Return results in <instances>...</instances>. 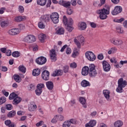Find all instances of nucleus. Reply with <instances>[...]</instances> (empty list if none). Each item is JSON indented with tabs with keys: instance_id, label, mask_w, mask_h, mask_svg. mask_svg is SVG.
Listing matches in <instances>:
<instances>
[{
	"instance_id": "obj_1",
	"label": "nucleus",
	"mask_w": 127,
	"mask_h": 127,
	"mask_svg": "<svg viewBox=\"0 0 127 127\" xmlns=\"http://www.w3.org/2000/svg\"><path fill=\"white\" fill-rule=\"evenodd\" d=\"M98 14H99L100 19H106L108 18V14H110V7L107 9H100L96 11Z\"/></svg>"
},
{
	"instance_id": "obj_2",
	"label": "nucleus",
	"mask_w": 127,
	"mask_h": 127,
	"mask_svg": "<svg viewBox=\"0 0 127 127\" xmlns=\"http://www.w3.org/2000/svg\"><path fill=\"white\" fill-rule=\"evenodd\" d=\"M88 69L90 77L94 78V77L97 76V70H96V66H95V64H89V66H88Z\"/></svg>"
},
{
	"instance_id": "obj_3",
	"label": "nucleus",
	"mask_w": 127,
	"mask_h": 127,
	"mask_svg": "<svg viewBox=\"0 0 127 127\" xmlns=\"http://www.w3.org/2000/svg\"><path fill=\"white\" fill-rule=\"evenodd\" d=\"M23 41L27 43H33L36 41V38L33 35H28L24 38Z\"/></svg>"
},
{
	"instance_id": "obj_4",
	"label": "nucleus",
	"mask_w": 127,
	"mask_h": 127,
	"mask_svg": "<svg viewBox=\"0 0 127 127\" xmlns=\"http://www.w3.org/2000/svg\"><path fill=\"white\" fill-rule=\"evenodd\" d=\"M85 57L89 61H95L96 60V56L91 51L86 52Z\"/></svg>"
},
{
	"instance_id": "obj_5",
	"label": "nucleus",
	"mask_w": 127,
	"mask_h": 127,
	"mask_svg": "<svg viewBox=\"0 0 127 127\" xmlns=\"http://www.w3.org/2000/svg\"><path fill=\"white\" fill-rule=\"evenodd\" d=\"M50 16L51 20L55 24L59 22V15L57 12L53 13Z\"/></svg>"
},
{
	"instance_id": "obj_6",
	"label": "nucleus",
	"mask_w": 127,
	"mask_h": 127,
	"mask_svg": "<svg viewBox=\"0 0 127 127\" xmlns=\"http://www.w3.org/2000/svg\"><path fill=\"white\" fill-rule=\"evenodd\" d=\"M63 22L64 25H72L73 23H74V21H73V19L71 18H67L66 16L64 15L63 16Z\"/></svg>"
},
{
	"instance_id": "obj_7",
	"label": "nucleus",
	"mask_w": 127,
	"mask_h": 127,
	"mask_svg": "<svg viewBox=\"0 0 127 127\" xmlns=\"http://www.w3.org/2000/svg\"><path fill=\"white\" fill-rule=\"evenodd\" d=\"M111 43L114 44V45H116V46H121V45H123V40L119 39H111L110 40Z\"/></svg>"
},
{
	"instance_id": "obj_8",
	"label": "nucleus",
	"mask_w": 127,
	"mask_h": 127,
	"mask_svg": "<svg viewBox=\"0 0 127 127\" xmlns=\"http://www.w3.org/2000/svg\"><path fill=\"white\" fill-rule=\"evenodd\" d=\"M102 65L103 70L105 72H109L111 70V65L107 61H103L102 62Z\"/></svg>"
},
{
	"instance_id": "obj_9",
	"label": "nucleus",
	"mask_w": 127,
	"mask_h": 127,
	"mask_svg": "<svg viewBox=\"0 0 127 127\" xmlns=\"http://www.w3.org/2000/svg\"><path fill=\"white\" fill-rule=\"evenodd\" d=\"M57 55H56V51L54 49L50 51V57L53 62H55L57 60Z\"/></svg>"
},
{
	"instance_id": "obj_10",
	"label": "nucleus",
	"mask_w": 127,
	"mask_h": 127,
	"mask_svg": "<svg viewBox=\"0 0 127 127\" xmlns=\"http://www.w3.org/2000/svg\"><path fill=\"white\" fill-rule=\"evenodd\" d=\"M123 11V8L121 6H116L114 9L112 11L113 15H117L119 13H121Z\"/></svg>"
},
{
	"instance_id": "obj_11",
	"label": "nucleus",
	"mask_w": 127,
	"mask_h": 127,
	"mask_svg": "<svg viewBox=\"0 0 127 127\" xmlns=\"http://www.w3.org/2000/svg\"><path fill=\"white\" fill-rule=\"evenodd\" d=\"M46 61H47L46 58L44 57H40L36 60V63L39 64V65H43V64H45V63H46Z\"/></svg>"
},
{
	"instance_id": "obj_12",
	"label": "nucleus",
	"mask_w": 127,
	"mask_h": 127,
	"mask_svg": "<svg viewBox=\"0 0 127 127\" xmlns=\"http://www.w3.org/2000/svg\"><path fill=\"white\" fill-rule=\"evenodd\" d=\"M59 4L63 5L65 8H69L71 6V2L64 0H61L59 1Z\"/></svg>"
},
{
	"instance_id": "obj_13",
	"label": "nucleus",
	"mask_w": 127,
	"mask_h": 127,
	"mask_svg": "<svg viewBox=\"0 0 127 127\" xmlns=\"http://www.w3.org/2000/svg\"><path fill=\"white\" fill-rule=\"evenodd\" d=\"M49 71L45 70L42 73V78L45 81H48L49 80Z\"/></svg>"
},
{
	"instance_id": "obj_14",
	"label": "nucleus",
	"mask_w": 127,
	"mask_h": 127,
	"mask_svg": "<svg viewBox=\"0 0 127 127\" xmlns=\"http://www.w3.org/2000/svg\"><path fill=\"white\" fill-rule=\"evenodd\" d=\"M118 84L119 87L125 88V87L127 85V80H124L123 78H121L118 80Z\"/></svg>"
},
{
	"instance_id": "obj_15",
	"label": "nucleus",
	"mask_w": 127,
	"mask_h": 127,
	"mask_svg": "<svg viewBox=\"0 0 127 127\" xmlns=\"http://www.w3.org/2000/svg\"><path fill=\"white\" fill-rule=\"evenodd\" d=\"M7 33L9 35H16V34L19 33V29L18 28L11 29L7 31Z\"/></svg>"
},
{
	"instance_id": "obj_16",
	"label": "nucleus",
	"mask_w": 127,
	"mask_h": 127,
	"mask_svg": "<svg viewBox=\"0 0 127 127\" xmlns=\"http://www.w3.org/2000/svg\"><path fill=\"white\" fill-rule=\"evenodd\" d=\"M78 26L79 30H85L87 28V24L84 22H80L78 24Z\"/></svg>"
},
{
	"instance_id": "obj_17",
	"label": "nucleus",
	"mask_w": 127,
	"mask_h": 127,
	"mask_svg": "<svg viewBox=\"0 0 127 127\" xmlns=\"http://www.w3.org/2000/svg\"><path fill=\"white\" fill-rule=\"evenodd\" d=\"M46 85L48 90H50V91L53 90V88H54V84L52 81H47L46 83Z\"/></svg>"
},
{
	"instance_id": "obj_18",
	"label": "nucleus",
	"mask_w": 127,
	"mask_h": 127,
	"mask_svg": "<svg viewBox=\"0 0 127 127\" xmlns=\"http://www.w3.org/2000/svg\"><path fill=\"white\" fill-rule=\"evenodd\" d=\"M97 124V121L93 120L85 125V127H94Z\"/></svg>"
},
{
	"instance_id": "obj_19",
	"label": "nucleus",
	"mask_w": 127,
	"mask_h": 127,
	"mask_svg": "<svg viewBox=\"0 0 127 127\" xmlns=\"http://www.w3.org/2000/svg\"><path fill=\"white\" fill-rule=\"evenodd\" d=\"M22 100V99H21L20 97L17 96L16 98L13 99L12 104L15 106H17V105H18V104H19V103H20Z\"/></svg>"
},
{
	"instance_id": "obj_20",
	"label": "nucleus",
	"mask_w": 127,
	"mask_h": 127,
	"mask_svg": "<svg viewBox=\"0 0 127 127\" xmlns=\"http://www.w3.org/2000/svg\"><path fill=\"white\" fill-rule=\"evenodd\" d=\"M62 75H63V70L61 69H58L55 70L53 74H52V76H53V77H56L58 76H62Z\"/></svg>"
},
{
	"instance_id": "obj_21",
	"label": "nucleus",
	"mask_w": 127,
	"mask_h": 127,
	"mask_svg": "<svg viewBox=\"0 0 127 127\" xmlns=\"http://www.w3.org/2000/svg\"><path fill=\"white\" fill-rule=\"evenodd\" d=\"M103 93L106 100L107 101H110V94H111V92L108 90H104Z\"/></svg>"
},
{
	"instance_id": "obj_22",
	"label": "nucleus",
	"mask_w": 127,
	"mask_h": 127,
	"mask_svg": "<svg viewBox=\"0 0 127 127\" xmlns=\"http://www.w3.org/2000/svg\"><path fill=\"white\" fill-rule=\"evenodd\" d=\"M81 73L83 76H87L89 74L88 66H85L82 68Z\"/></svg>"
},
{
	"instance_id": "obj_23",
	"label": "nucleus",
	"mask_w": 127,
	"mask_h": 127,
	"mask_svg": "<svg viewBox=\"0 0 127 127\" xmlns=\"http://www.w3.org/2000/svg\"><path fill=\"white\" fill-rule=\"evenodd\" d=\"M41 19L44 22H49V20H50V15H44L41 16Z\"/></svg>"
},
{
	"instance_id": "obj_24",
	"label": "nucleus",
	"mask_w": 127,
	"mask_h": 127,
	"mask_svg": "<svg viewBox=\"0 0 127 127\" xmlns=\"http://www.w3.org/2000/svg\"><path fill=\"white\" fill-rule=\"evenodd\" d=\"M82 87H86L91 86L90 82L86 80H83L81 82Z\"/></svg>"
},
{
	"instance_id": "obj_25",
	"label": "nucleus",
	"mask_w": 127,
	"mask_h": 127,
	"mask_svg": "<svg viewBox=\"0 0 127 127\" xmlns=\"http://www.w3.org/2000/svg\"><path fill=\"white\" fill-rule=\"evenodd\" d=\"M79 102L83 105V107L84 108V109H86L87 108V105L86 104V100L84 98L80 97L79 98Z\"/></svg>"
},
{
	"instance_id": "obj_26",
	"label": "nucleus",
	"mask_w": 127,
	"mask_h": 127,
	"mask_svg": "<svg viewBox=\"0 0 127 127\" xmlns=\"http://www.w3.org/2000/svg\"><path fill=\"white\" fill-rule=\"evenodd\" d=\"M47 2V0H37V3L38 5H41V6H44Z\"/></svg>"
},
{
	"instance_id": "obj_27",
	"label": "nucleus",
	"mask_w": 127,
	"mask_h": 127,
	"mask_svg": "<svg viewBox=\"0 0 127 127\" xmlns=\"http://www.w3.org/2000/svg\"><path fill=\"white\" fill-rule=\"evenodd\" d=\"M114 125L115 127H123V125H124V123L122 121L118 120L115 122Z\"/></svg>"
},
{
	"instance_id": "obj_28",
	"label": "nucleus",
	"mask_w": 127,
	"mask_h": 127,
	"mask_svg": "<svg viewBox=\"0 0 127 127\" xmlns=\"http://www.w3.org/2000/svg\"><path fill=\"white\" fill-rule=\"evenodd\" d=\"M33 76H39L40 75V69L38 68L34 69L32 72Z\"/></svg>"
},
{
	"instance_id": "obj_29",
	"label": "nucleus",
	"mask_w": 127,
	"mask_h": 127,
	"mask_svg": "<svg viewBox=\"0 0 127 127\" xmlns=\"http://www.w3.org/2000/svg\"><path fill=\"white\" fill-rule=\"evenodd\" d=\"M39 39L41 42H44L45 38H46V36L44 34H41L38 36Z\"/></svg>"
},
{
	"instance_id": "obj_30",
	"label": "nucleus",
	"mask_w": 127,
	"mask_h": 127,
	"mask_svg": "<svg viewBox=\"0 0 127 127\" xmlns=\"http://www.w3.org/2000/svg\"><path fill=\"white\" fill-rule=\"evenodd\" d=\"M65 32V29L64 28L61 27L58 29L57 31V34H59V35H62V34H64Z\"/></svg>"
},
{
	"instance_id": "obj_31",
	"label": "nucleus",
	"mask_w": 127,
	"mask_h": 127,
	"mask_svg": "<svg viewBox=\"0 0 127 127\" xmlns=\"http://www.w3.org/2000/svg\"><path fill=\"white\" fill-rule=\"evenodd\" d=\"M18 95L14 92L11 93L9 96V100H14L15 98L18 97Z\"/></svg>"
},
{
	"instance_id": "obj_32",
	"label": "nucleus",
	"mask_w": 127,
	"mask_h": 127,
	"mask_svg": "<svg viewBox=\"0 0 127 127\" xmlns=\"http://www.w3.org/2000/svg\"><path fill=\"white\" fill-rule=\"evenodd\" d=\"M37 109V106L36 105L31 104L29 107V111L30 112H34Z\"/></svg>"
},
{
	"instance_id": "obj_33",
	"label": "nucleus",
	"mask_w": 127,
	"mask_h": 127,
	"mask_svg": "<svg viewBox=\"0 0 127 127\" xmlns=\"http://www.w3.org/2000/svg\"><path fill=\"white\" fill-rule=\"evenodd\" d=\"M16 114V113L15 111H10L7 114V117L8 118H13V117L15 116Z\"/></svg>"
},
{
	"instance_id": "obj_34",
	"label": "nucleus",
	"mask_w": 127,
	"mask_h": 127,
	"mask_svg": "<svg viewBox=\"0 0 127 127\" xmlns=\"http://www.w3.org/2000/svg\"><path fill=\"white\" fill-rule=\"evenodd\" d=\"M79 55V52H78V49H74L73 52L72 54V57L74 58H76V56H78Z\"/></svg>"
},
{
	"instance_id": "obj_35",
	"label": "nucleus",
	"mask_w": 127,
	"mask_h": 127,
	"mask_svg": "<svg viewBox=\"0 0 127 127\" xmlns=\"http://www.w3.org/2000/svg\"><path fill=\"white\" fill-rule=\"evenodd\" d=\"M74 42L76 44L78 49H80L81 48V43H80V42L78 41V39L75 38L74 39Z\"/></svg>"
},
{
	"instance_id": "obj_36",
	"label": "nucleus",
	"mask_w": 127,
	"mask_h": 127,
	"mask_svg": "<svg viewBox=\"0 0 127 127\" xmlns=\"http://www.w3.org/2000/svg\"><path fill=\"white\" fill-rule=\"evenodd\" d=\"M14 79L17 83H20L21 82V78L18 75H14Z\"/></svg>"
},
{
	"instance_id": "obj_37",
	"label": "nucleus",
	"mask_w": 127,
	"mask_h": 127,
	"mask_svg": "<svg viewBox=\"0 0 127 127\" xmlns=\"http://www.w3.org/2000/svg\"><path fill=\"white\" fill-rule=\"evenodd\" d=\"M24 19V17L23 16H18L15 17V21H16L17 22H19L20 21H22Z\"/></svg>"
},
{
	"instance_id": "obj_38",
	"label": "nucleus",
	"mask_w": 127,
	"mask_h": 127,
	"mask_svg": "<svg viewBox=\"0 0 127 127\" xmlns=\"http://www.w3.org/2000/svg\"><path fill=\"white\" fill-rule=\"evenodd\" d=\"M12 56L13 57L17 58L20 56V53L18 51H15L12 53Z\"/></svg>"
},
{
	"instance_id": "obj_39",
	"label": "nucleus",
	"mask_w": 127,
	"mask_h": 127,
	"mask_svg": "<svg viewBox=\"0 0 127 127\" xmlns=\"http://www.w3.org/2000/svg\"><path fill=\"white\" fill-rule=\"evenodd\" d=\"M18 68H19V71L22 72V73H25V72H26V68H25V67H24V66L20 65Z\"/></svg>"
},
{
	"instance_id": "obj_40",
	"label": "nucleus",
	"mask_w": 127,
	"mask_h": 127,
	"mask_svg": "<svg viewBox=\"0 0 127 127\" xmlns=\"http://www.w3.org/2000/svg\"><path fill=\"white\" fill-rule=\"evenodd\" d=\"M0 25L1 27H6L8 25V22L7 21H3L1 22Z\"/></svg>"
},
{
	"instance_id": "obj_41",
	"label": "nucleus",
	"mask_w": 127,
	"mask_h": 127,
	"mask_svg": "<svg viewBox=\"0 0 127 127\" xmlns=\"http://www.w3.org/2000/svg\"><path fill=\"white\" fill-rule=\"evenodd\" d=\"M77 38L79 42H80V43L81 44L83 43L84 41H85V39H84V37H83V36L82 35L79 36L77 37Z\"/></svg>"
},
{
	"instance_id": "obj_42",
	"label": "nucleus",
	"mask_w": 127,
	"mask_h": 127,
	"mask_svg": "<svg viewBox=\"0 0 127 127\" xmlns=\"http://www.w3.org/2000/svg\"><path fill=\"white\" fill-rule=\"evenodd\" d=\"M124 87H122L121 86H120V85H118L117 88L116 89V91L117 93H123L124 92Z\"/></svg>"
},
{
	"instance_id": "obj_43",
	"label": "nucleus",
	"mask_w": 127,
	"mask_h": 127,
	"mask_svg": "<svg viewBox=\"0 0 127 127\" xmlns=\"http://www.w3.org/2000/svg\"><path fill=\"white\" fill-rule=\"evenodd\" d=\"M42 93V89H39V88H37L35 90V94L37 95V96H40Z\"/></svg>"
},
{
	"instance_id": "obj_44",
	"label": "nucleus",
	"mask_w": 127,
	"mask_h": 127,
	"mask_svg": "<svg viewBox=\"0 0 127 127\" xmlns=\"http://www.w3.org/2000/svg\"><path fill=\"white\" fill-rule=\"evenodd\" d=\"M116 30L118 33H121V34L124 33V30H123V28L120 26L116 28Z\"/></svg>"
},
{
	"instance_id": "obj_45",
	"label": "nucleus",
	"mask_w": 127,
	"mask_h": 127,
	"mask_svg": "<svg viewBox=\"0 0 127 127\" xmlns=\"http://www.w3.org/2000/svg\"><path fill=\"white\" fill-rule=\"evenodd\" d=\"M44 87H45V85L43 83H39L37 85V88L39 89L40 90H42Z\"/></svg>"
},
{
	"instance_id": "obj_46",
	"label": "nucleus",
	"mask_w": 127,
	"mask_h": 127,
	"mask_svg": "<svg viewBox=\"0 0 127 127\" xmlns=\"http://www.w3.org/2000/svg\"><path fill=\"white\" fill-rule=\"evenodd\" d=\"M6 102V98L4 97H2L0 98V105H2V104H4Z\"/></svg>"
},
{
	"instance_id": "obj_47",
	"label": "nucleus",
	"mask_w": 127,
	"mask_h": 127,
	"mask_svg": "<svg viewBox=\"0 0 127 127\" xmlns=\"http://www.w3.org/2000/svg\"><path fill=\"white\" fill-rule=\"evenodd\" d=\"M58 118L57 117V115H56L54 118L51 120V123L52 124H56L58 122Z\"/></svg>"
},
{
	"instance_id": "obj_48",
	"label": "nucleus",
	"mask_w": 127,
	"mask_h": 127,
	"mask_svg": "<svg viewBox=\"0 0 127 127\" xmlns=\"http://www.w3.org/2000/svg\"><path fill=\"white\" fill-rule=\"evenodd\" d=\"M70 124L69 121H65L63 124V127H70Z\"/></svg>"
},
{
	"instance_id": "obj_49",
	"label": "nucleus",
	"mask_w": 127,
	"mask_h": 127,
	"mask_svg": "<svg viewBox=\"0 0 127 127\" xmlns=\"http://www.w3.org/2000/svg\"><path fill=\"white\" fill-rule=\"evenodd\" d=\"M66 29L68 32H71L72 30L74 29V28H73L72 25H67Z\"/></svg>"
},
{
	"instance_id": "obj_50",
	"label": "nucleus",
	"mask_w": 127,
	"mask_h": 127,
	"mask_svg": "<svg viewBox=\"0 0 127 127\" xmlns=\"http://www.w3.org/2000/svg\"><path fill=\"white\" fill-rule=\"evenodd\" d=\"M38 27L39 28H41L43 29V28H45V25L42 22H40L38 23Z\"/></svg>"
},
{
	"instance_id": "obj_51",
	"label": "nucleus",
	"mask_w": 127,
	"mask_h": 127,
	"mask_svg": "<svg viewBox=\"0 0 127 127\" xmlns=\"http://www.w3.org/2000/svg\"><path fill=\"white\" fill-rule=\"evenodd\" d=\"M63 71L64 73H68L69 71V66L68 65H65L63 68Z\"/></svg>"
},
{
	"instance_id": "obj_52",
	"label": "nucleus",
	"mask_w": 127,
	"mask_h": 127,
	"mask_svg": "<svg viewBox=\"0 0 127 127\" xmlns=\"http://www.w3.org/2000/svg\"><path fill=\"white\" fill-rule=\"evenodd\" d=\"M70 68L75 69V68H77V64H76V63H75V62H73L70 64Z\"/></svg>"
},
{
	"instance_id": "obj_53",
	"label": "nucleus",
	"mask_w": 127,
	"mask_h": 127,
	"mask_svg": "<svg viewBox=\"0 0 127 127\" xmlns=\"http://www.w3.org/2000/svg\"><path fill=\"white\" fill-rule=\"evenodd\" d=\"M57 117H58V121H60L61 122H62V121H64V116L61 115H57Z\"/></svg>"
},
{
	"instance_id": "obj_54",
	"label": "nucleus",
	"mask_w": 127,
	"mask_h": 127,
	"mask_svg": "<svg viewBox=\"0 0 127 127\" xmlns=\"http://www.w3.org/2000/svg\"><path fill=\"white\" fill-rule=\"evenodd\" d=\"M66 12H67V14H68V15H71V14L73 13V10L70 8V7L67 8Z\"/></svg>"
},
{
	"instance_id": "obj_55",
	"label": "nucleus",
	"mask_w": 127,
	"mask_h": 127,
	"mask_svg": "<svg viewBox=\"0 0 127 127\" xmlns=\"http://www.w3.org/2000/svg\"><path fill=\"white\" fill-rule=\"evenodd\" d=\"M6 110H8V111H10V110H12V105L11 104L6 105Z\"/></svg>"
},
{
	"instance_id": "obj_56",
	"label": "nucleus",
	"mask_w": 127,
	"mask_h": 127,
	"mask_svg": "<svg viewBox=\"0 0 127 127\" xmlns=\"http://www.w3.org/2000/svg\"><path fill=\"white\" fill-rule=\"evenodd\" d=\"M18 9L19 12H21V13H22L24 11V8L22 6H19Z\"/></svg>"
},
{
	"instance_id": "obj_57",
	"label": "nucleus",
	"mask_w": 127,
	"mask_h": 127,
	"mask_svg": "<svg viewBox=\"0 0 127 127\" xmlns=\"http://www.w3.org/2000/svg\"><path fill=\"white\" fill-rule=\"evenodd\" d=\"M67 122H69L70 123V125H71V124L75 125V124H76V123L77 122V121L75 119H70V121H67Z\"/></svg>"
},
{
	"instance_id": "obj_58",
	"label": "nucleus",
	"mask_w": 127,
	"mask_h": 127,
	"mask_svg": "<svg viewBox=\"0 0 127 127\" xmlns=\"http://www.w3.org/2000/svg\"><path fill=\"white\" fill-rule=\"evenodd\" d=\"M5 125L6 126H7L8 127H9V126H10V125H11V121H10V120H6L5 121Z\"/></svg>"
},
{
	"instance_id": "obj_59",
	"label": "nucleus",
	"mask_w": 127,
	"mask_h": 127,
	"mask_svg": "<svg viewBox=\"0 0 127 127\" xmlns=\"http://www.w3.org/2000/svg\"><path fill=\"white\" fill-rule=\"evenodd\" d=\"M105 3H106V0H100V3L98 4V6H102Z\"/></svg>"
},
{
	"instance_id": "obj_60",
	"label": "nucleus",
	"mask_w": 127,
	"mask_h": 127,
	"mask_svg": "<svg viewBox=\"0 0 127 127\" xmlns=\"http://www.w3.org/2000/svg\"><path fill=\"white\" fill-rule=\"evenodd\" d=\"M71 52H72V51H71V49L70 48H67L66 49V53L67 55L71 54Z\"/></svg>"
},
{
	"instance_id": "obj_61",
	"label": "nucleus",
	"mask_w": 127,
	"mask_h": 127,
	"mask_svg": "<svg viewBox=\"0 0 127 127\" xmlns=\"http://www.w3.org/2000/svg\"><path fill=\"white\" fill-rule=\"evenodd\" d=\"M97 58L99 60H103L104 59V56L103 54L98 55Z\"/></svg>"
},
{
	"instance_id": "obj_62",
	"label": "nucleus",
	"mask_w": 127,
	"mask_h": 127,
	"mask_svg": "<svg viewBox=\"0 0 127 127\" xmlns=\"http://www.w3.org/2000/svg\"><path fill=\"white\" fill-rule=\"evenodd\" d=\"M110 49L111 50L112 53H116V52L118 51V49H117L116 47L111 48Z\"/></svg>"
},
{
	"instance_id": "obj_63",
	"label": "nucleus",
	"mask_w": 127,
	"mask_h": 127,
	"mask_svg": "<svg viewBox=\"0 0 127 127\" xmlns=\"http://www.w3.org/2000/svg\"><path fill=\"white\" fill-rule=\"evenodd\" d=\"M2 93H3V95H4V96H5V97H8V95H9V93H8V92H6L4 90H2Z\"/></svg>"
},
{
	"instance_id": "obj_64",
	"label": "nucleus",
	"mask_w": 127,
	"mask_h": 127,
	"mask_svg": "<svg viewBox=\"0 0 127 127\" xmlns=\"http://www.w3.org/2000/svg\"><path fill=\"white\" fill-rule=\"evenodd\" d=\"M5 55L6 56H10L11 55V51L8 50L6 51Z\"/></svg>"
}]
</instances>
